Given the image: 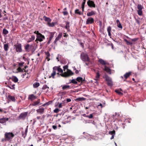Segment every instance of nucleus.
Masks as SVG:
<instances>
[{"label":"nucleus","instance_id":"f257e3e1","mask_svg":"<svg viewBox=\"0 0 146 146\" xmlns=\"http://www.w3.org/2000/svg\"><path fill=\"white\" fill-rule=\"evenodd\" d=\"M60 66H55L53 68L52 72L50 76H49V78L52 77L53 78H54V76L56 74V70H57L59 72L61 73L60 74V75L64 78H67L74 75V73L69 69H68L66 72L63 73V70L60 68Z\"/></svg>","mask_w":146,"mask_h":146},{"label":"nucleus","instance_id":"f03ea898","mask_svg":"<svg viewBox=\"0 0 146 146\" xmlns=\"http://www.w3.org/2000/svg\"><path fill=\"white\" fill-rule=\"evenodd\" d=\"M15 135L12 132H5L4 134V138L2 139V142L11 141Z\"/></svg>","mask_w":146,"mask_h":146},{"label":"nucleus","instance_id":"7ed1b4c3","mask_svg":"<svg viewBox=\"0 0 146 146\" xmlns=\"http://www.w3.org/2000/svg\"><path fill=\"white\" fill-rule=\"evenodd\" d=\"M80 58L84 62H90V59L88 55L84 52H82L80 54Z\"/></svg>","mask_w":146,"mask_h":146},{"label":"nucleus","instance_id":"20e7f679","mask_svg":"<svg viewBox=\"0 0 146 146\" xmlns=\"http://www.w3.org/2000/svg\"><path fill=\"white\" fill-rule=\"evenodd\" d=\"M137 13L140 16L143 15V9H144L143 7L141 4H139L137 6Z\"/></svg>","mask_w":146,"mask_h":146},{"label":"nucleus","instance_id":"39448f33","mask_svg":"<svg viewBox=\"0 0 146 146\" xmlns=\"http://www.w3.org/2000/svg\"><path fill=\"white\" fill-rule=\"evenodd\" d=\"M16 51L17 52H21L22 51V45L20 43H17L14 45Z\"/></svg>","mask_w":146,"mask_h":146},{"label":"nucleus","instance_id":"423d86ee","mask_svg":"<svg viewBox=\"0 0 146 146\" xmlns=\"http://www.w3.org/2000/svg\"><path fill=\"white\" fill-rule=\"evenodd\" d=\"M87 4L90 8H95L96 5L94 1L91 0H88L87 2Z\"/></svg>","mask_w":146,"mask_h":146},{"label":"nucleus","instance_id":"0eeeda50","mask_svg":"<svg viewBox=\"0 0 146 146\" xmlns=\"http://www.w3.org/2000/svg\"><path fill=\"white\" fill-rule=\"evenodd\" d=\"M27 112H24L21 113L18 117L19 119H25L27 115Z\"/></svg>","mask_w":146,"mask_h":146},{"label":"nucleus","instance_id":"6e6552de","mask_svg":"<svg viewBox=\"0 0 146 146\" xmlns=\"http://www.w3.org/2000/svg\"><path fill=\"white\" fill-rule=\"evenodd\" d=\"M45 38V37L41 33L39 34L38 35H37V38L35 41H36V40H38L40 42H42V41Z\"/></svg>","mask_w":146,"mask_h":146},{"label":"nucleus","instance_id":"1a4fd4ad","mask_svg":"<svg viewBox=\"0 0 146 146\" xmlns=\"http://www.w3.org/2000/svg\"><path fill=\"white\" fill-rule=\"evenodd\" d=\"M7 102L9 103L11 102H15L16 100L14 96L8 95L7 97Z\"/></svg>","mask_w":146,"mask_h":146},{"label":"nucleus","instance_id":"9d476101","mask_svg":"<svg viewBox=\"0 0 146 146\" xmlns=\"http://www.w3.org/2000/svg\"><path fill=\"white\" fill-rule=\"evenodd\" d=\"M94 22V19L92 17H89L87 20L86 22V24L89 25L93 24Z\"/></svg>","mask_w":146,"mask_h":146},{"label":"nucleus","instance_id":"9b49d317","mask_svg":"<svg viewBox=\"0 0 146 146\" xmlns=\"http://www.w3.org/2000/svg\"><path fill=\"white\" fill-rule=\"evenodd\" d=\"M37 98V97L33 94L29 95V96L28 99L31 101H33Z\"/></svg>","mask_w":146,"mask_h":146},{"label":"nucleus","instance_id":"f8f14e48","mask_svg":"<svg viewBox=\"0 0 146 146\" xmlns=\"http://www.w3.org/2000/svg\"><path fill=\"white\" fill-rule=\"evenodd\" d=\"M62 33H60L58 34V36H57V37H56L55 40L54 41V44H57L56 42H57V41H58L61 38H62Z\"/></svg>","mask_w":146,"mask_h":146},{"label":"nucleus","instance_id":"ddd939ff","mask_svg":"<svg viewBox=\"0 0 146 146\" xmlns=\"http://www.w3.org/2000/svg\"><path fill=\"white\" fill-rule=\"evenodd\" d=\"M131 75V72H128L126 73L123 76L125 79L124 80V81H126V79L129 78L130 76Z\"/></svg>","mask_w":146,"mask_h":146},{"label":"nucleus","instance_id":"4468645a","mask_svg":"<svg viewBox=\"0 0 146 146\" xmlns=\"http://www.w3.org/2000/svg\"><path fill=\"white\" fill-rule=\"evenodd\" d=\"M9 120V118H0V123L2 124H3L5 123L6 122Z\"/></svg>","mask_w":146,"mask_h":146},{"label":"nucleus","instance_id":"2eb2a0df","mask_svg":"<svg viewBox=\"0 0 146 146\" xmlns=\"http://www.w3.org/2000/svg\"><path fill=\"white\" fill-rule=\"evenodd\" d=\"M65 22L66 24L65 28L68 31H70V29H69L70 27V23L69 22L67 21H65Z\"/></svg>","mask_w":146,"mask_h":146},{"label":"nucleus","instance_id":"dca6fc26","mask_svg":"<svg viewBox=\"0 0 146 146\" xmlns=\"http://www.w3.org/2000/svg\"><path fill=\"white\" fill-rule=\"evenodd\" d=\"M36 111L37 113L42 114L44 112V109L43 108H42L36 110Z\"/></svg>","mask_w":146,"mask_h":146},{"label":"nucleus","instance_id":"f3484780","mask_svg":"<svg viewBox=\"0 0 146 146\" xmlns=\"http://www.w3.org/2000/svg\"><path fill=\"white\" fill-rule=\"evenodd\" d=\"M96 12L94 11H92L90 12L87 13V15L88 17H90L93 15H95Z\"/></svg>","mask_w":146,"mask_h":146},{"label":"nucleus","instance_id":"a211bd4d","mask_svg":"<svg viewBox=\"0 0 146 146\" xmlns=\"http://www.w3.org/2000/svg\"><path fill=\"white\" fill-rule=\"evenodd\" d=\"M62 86V89L63 90L69 89L70 88V86L68 85H64L62 86Z\"/></svg>","mask_w":146,"mask_h":146},{"label":"nucleus","instance_id":"6ab92c4d","mask_svg":"<svg viewBox=\"0 0 146 146\" xmlns=\"http://www.w3.org/2000/svg\"><path fill=\"white\" fill-rule=\"evenodd\" d=\"M107 31L108 33V35L109 36L111 37V28L110 26H109L107 29Z\"/></svg>","mask_w":146,"mask_h":146},{"label":"nucleus","instance_id":"aec40b11","mask_svg":"<svg viewBox=\"0 0 146 146\" xmlns=\"http://www.w3.org/2000/svg\"><path fill=\"white\" fill-rule=\"evenodd\" d=\"M104 70L106 71L107 72L109 73L110 74H111V70L108 67H107L106 66H105Z\"/></svg>","mask_w":146,"mask_h":146},{"label":"nucleus","instance_id":"412c9836","mask_svg":"<svg viewBox=\"0 0 146 146\" xmlns=\"http://www.w3.org/2000/svg\"><path fill=\"white\" fill-rule=\"evenodd\" d=\"M76 80L79 82H83L84 81V80H83V78L82 77H77Z\"/></svg>","mask_w":146,"mask_h":146},{"label":"nucleus","instance_id":"4be33fe9","mask_svg":"<svg viewBox=\"0 0 146 146\" xmlns=\"http://www.w3.org/2000/svg\"><path fill=\"white\" fill-rule=\"evenodd\" d=\"M75 13L78 14L79 15H81L83 14V13H82L81 11H80L78 9H76L75 10Z\"/></svg>","mask_w":146,"mask_h":146},{"label":"nucleus","instance_id":"5701e85b","mask_svg":"<svg viewBox=\"0 0 146 146\" xmlns=\"http://www.w3.org/2000/svg\"><path fill=\"white\" fill-rule=\"evenodd\" d=\"M57 24V23L56 22H52V23H48L47 24L50 27H53L55 25Z\"/></svg>","mask_w":146,"mask_h":146},{"label":"nucleus","instance_id":"b1692460","mask_svg":"<svg viewBox=\"0 0 146 146\" xmlns=\"http://www.w3.org/2000/svg\"><path fill=\"white\" fill-rule=\"evenodd\" d=\"M9 48V46L8 44H5L4 45V48L5 51H7Z\"/></svg>","mask_w":146,"mask_h":146},{"label":"nucleus","instance_id":"393cba45","mask_svg":"<svg viewBox=\"0 0 146 146\" xmlns=\"http://www.w3.org/2000/svg\"><path fill=\"white\" fill-rule=\"evenodd\" d=\"M43 18L44 20L46 21H47L48 23H50L51 21V19L49 18L46 17L45 16Z\"/></svg>","mask_w":146,"mask_h":146},{"label":"nucleus","instance_id":"a878e982","mask_svg":"<svg viewBox=\"0 0 146 146\" xmlns=\"http://www.w3.org/2000/svg\"><path fill=\"white\" fill-rule=\"evenodd\" d=\"M35 38V36L33 35L31 36V37L29 38L28 40L27 41V42L29 43L34 40Z\"/></svg>","mask_w":146,"mask_h":146},{"label":"nucleus","instance_id":"bb28decb","mask_svg":"<svg viewBox=\"0 0 146 146\" xmlns=\"http://www.w3.org/2000/svg\"><path fill=\"white\" fill-rule=\"evenodd\" d=\"M99 62L103 65H105L106 64V62L103 59H100L99 60Z\"/></svg>","mask_w":146,"mask_h":146},{"label":"nucleus","instance_id":"cd10ccee","mask_svg":"<svg viewBox=\"0 0 146 146\" xmlns=\"http://www.w3.org/2000/svg\"><path fill=\"white\" fill-rule=\"evenodd\" d=\"M54 32H50V37L49 39H50V40H51L52 38L54 37V35L55 33Z\"/></svg>","mask_w":146,"mask_h":146},{"label":"nucleus","instance_id":"c85d7f7f","mask_svg":"<svg viewBox=\"0 0 146 146\" xmlns=\"http://www.w3.org/2000/svg\"><path fill=\"white\" fill-rule=\"evenodd\" d=\"M40 100H38L34 102L32 104V105L33 106H36L38 105L40 103Z\"/></svg>","mask_w":146,"mask_h":146},{"label":"nucleus","instance_id":"c756f323","mask_svg":"<svg viewBox=\"0 0 146 146\" xmlns=\"http://www.w3.org/2000/svg\"><path fill=\"white\" fill-rule=\"evenodd\" d=\"M40 86V84L38 82H36L33 84L34 88H37Z\"/></svg>","mask_w":146,"mask_h":146},{"label":"nucleus","instance_id":"7c9ffc66","mask_svg":"<svg viewBox=\"0 0 146 146\" xmlns=\"http://www.w3.org/2000/svg\"><path fill=\"white\" fill-rule=\"evenodd\" d=\"M12 81L14 82H17L18 81V79L15 76H14L13 77V78L12 79Z\"/></svg>","mask_w":146,"mask_h":146},{"label":"nucleus","instance_id":"2f4dec72","mask_svg":"<svg viewBox=\"0 0 146 146\" xmlns=\"http://www.w3.org/2000/svg\"><path fill=\"white\" fill-rule=\"evenodd\" d=\"M3 34L6 35L8 33V31L6 29H4L3 30Z\"/></svg>","mask_w":146,"mask_h":146},{"label":"nucleus","instance_id":"473e14b6","mask_svg":"<svg viewBox=\"0 0 146 146\" xmlns=\"http://www.w3.org/2000/svg\"><path fill=\"white\" fill-rule=\"evenodd\" d=\"M109 133L110 134L112 135H115V131L113 130L111 131H110Z\"/></svg>","mask_w":146,"mask_h":146},{"label":"nucleus","instance_id":"72a5a7b5","mask_svg":"<svg viewBox=\"0 0 146 146\" xmlns=\"http://www.w3.org/2000/svg\"><path fill=\"white\" fill-rule=\"evenodd\" d=\"M107 84L108 86H111L113 85V82L112 80H111L110 81L107 82Z\"/></svg>","mask_w":146,"mask_h":146},{"label":"nucleus","instance_id":"f704fd0d","mask_svg":"<svg viewBox=\"0 0 146 146\" xmlns=\"http://www.w3.org/2000/svg\"><path fill=\"white\" fill-rule=\"evenodd\" d=\"M115 92L117 93L119 95H122L123 94L121 92H120L118 90H115Z\"/></svg>","mask_w":146,"mask_h":146},{"label":"nucleus","instance_id":"c9c22d12","mask_svg":"<svg viewBox=\"0 0 146 146\" xmlns=\"http://www.w3.org/2000/svg\"><path fill=\"white\" fill-rule=\"evenodd\" d=\"M45 54L46 55V58H48L50 56V54L49 52H45Z\"/></svg>","mask_w":146,"mask_h":146},{"label":"nucleus","instance_id":"e433bc0d","mask_svg":"<svg viewBox=\"0 0 146 146\" xmlns=\"http://www.w3.org/2000/svg\"><path fill=\"white\" fill-rule=\"evenodd\" d=\"M111 80V79L108 76H106V80L107 82L110 81V80Z\"/></svg>","mask_w":146,"mask_h":146},{"label":"nucleus","instance_id":"4c0bfd02","mask_svg":"<svg viewBox=\"0 0 146 146\" xmlns=\"http://www.w3.org/2000/svg\"><path fill=\"white\" fill-rule=\"evenodd\" d=\"M140 18H139L137 19H135L136 23L139 25H140V21L139 20Z\"/></svg>","mask_w":146,"mask_h":146},{"label":"nucleus","instance_id":"58836bf2","mask_svg":"<svg viewBox=\"0 0 146 146\" xmlns=\"http://www.w3.org/2000/svg\"><path fill=\"white\" fill-rule=\"evenodd\" d=\"M71 82L75 84H77L78 83L77 81H76L74 79L72 80Z\"/></svg>","mask_w":146,"mask_h":146},{"label":"nucleus","instance_id":"ea45409f","mask_svg":"<svg viewBox=\"0 0 146 146\" xmlns=\"http://www.w3.org/2000/svg\"><path fill=\"white\" fill-rule=\"evenodd\" d=\"M15 84H13V85H12L11 86H7L9 88H10V89H13V90H15Z\"/></svg>","mask_w":146,"mask_h":146},{"label":"nucleus","instance_id":"a19ab883","mask_svg":"<svg viewBox=\"0 0 146 146\" xmlns=\"http://www.w3.org/2000/svg\"><path fill=\"white\" fill-rule=\"evenodd\" d=\"M64 103H60L58 104V107L59 108H62V106H64Z\"/></svg>","mask_w":146,"mask_h":146},{"label":"nucleus","instance_id":"79ce46f5","mask_svg":"<svg viewBox=\"0 0 146 146\" xmlns=\"http://www.w3.org/2000/svg\"><path fill=\"white\" fill-rule=\"evenodd\" d=\"M29 44H27L25 47V49L27 51L29 49Z\"/></svg>","mask_w":146,"mask_h":146},{"label":"nucleus","instance_id":"37998d69","mask_svg":"<svg viewBox=\"0 0 146 146\" xmlns=\"http://www.w3.org/2000/svg\"><path fill=\"white\" fill-rule=\"evenodd\" d=\"M47 88H49V87L47 85H44L43 86L42 89L43 90H44Z\"/></svg>","mask_w":146,"mask_h":146},{"label":"nucleus","instance_id":"c03bdc74","mask_svg":"<svg viewBox=\"0 0 146 146\" xmlns=\"http://www.w3.org/2000/svg\"><path fill=\"white\" fill-rule=\"evenodd\" d=\"M84 98H79L76 99V100L78 101H82L84 100Z\"/></svg>","mask_w":146,"mask_h":146},{"label":"nucleus","instance_id":"a18cd8bd","mask_svg":"<svg viewBox=\"0 0 146 146\" xmlns=\"http://www.w3.org/2000/svg\"><path fill=\"white\" fill-rule=\"evenodd\" d=\"M60 111L59 110L58 108H56L54 110V112L55 113H57L59 112Z\"/></svg>","mask_w":146,"mask_h":146},{"label":"nucleus","instance_id":"49530a36","mask_svg":"<svg viewBox=\"0 0 146 146\" xmlns=\"http://www.w3.org/2000/svg\"><path fill=\"white\" fill-rule=\"evenodd\" d=\"M18 70L19 72H23L24 70V69H22L20 67H19L18 68Z\"/></svg>","mask_w":146,"mask_h":146},{"label":"nucleus","instance_id":"de8ad7c7","mask_svg":"<svg viewBox=\"0 0 146 146\" xmlns=\"http://www.w3.org/2000/svg\"><path fill=\"white\" fill-rule=\"evenodd\" d=\"M117 26L118 28L121 29H122L123 28V27L121 23L117 25Z\"/></svg>","mask_w":146,"mask_h":146},{"label":"nucleus","instance_id":"09e8293b","mask_svg":"<svg viewBox=\"0 0 146 146\" xmlns=\"http://www.w3.org/2000/svg\"><path fill=\"white\" fill-rule=\"evenodd\" d=\"M93 117V114H91L89 115H88L87 116V117L89 118L90 119H91Z\"/></svg>","mask_w":146,"mask_h":146},{"label":"nucleus","instance_id":"8fccbe9b","mask_svg":"<svg viewBox=\"0 0 146 146\" xmlns=\"http://www.w3.org/2000/svg\"><path fill=\"white\" fill-rule=\"evenodd\" d=\"M24 64V62H19V65L20 66L22 67L23 66V65Z\"/></svg>","mask_w":146,"mask_h":146},{"label":"nucleus","instance_id":"3c124183","mask_svg":"<svg viewBox=\"0 0 146 146\" xmlns=\"http://www.w3.org/2000/svg\"><path fill=\"white\" fill-rule=\"evenodd\" d=\"M22 137H23V138H25L27 135L26 133H24L23 132H22Z\"/></svg>","mask_w":146,"mask_h":146},{"label":"nucleus","instance_id":"603ef678","mask_svg":"<svg viewBox=\"0 0 146 146\" xmlns=\"http://www.w3.org/2000/svg\"><path fill=\"white\" fill-rule=\"evenodd\" d=\"M63 68L64 69V71H65V70H66V69L68 70V66L67 65L64 66L63 67Z\"/></svg>","mask_w":146,"mask_h":146},{"label":"nucleus","instance_id":"864d4df0","mask_svg":"<svg viewBox=\"0 0 146 146\" xmlns=\"http://www.w3.org/2000/svg\"><path fill=\"white\" fill-rule=\"evenodd\" d=\"M62 13L64 15H66L68 14V12L66 11H63Z\"/></svg>","mask_w":146,"mask_h":146},{"label":"nucleus","instance_id":"5fc2aeb1","mask_svg":"<svg viewBox=\"0 0 146 146\" xmlns=\"http://www.w3.org/2000/svg\"><path fill=\"white\" fill-rule=\"evenodd\" d=\"M100 76V74L98 72H97L96 74V78H99Z\"/></svg>","mask_w":146,"mask_h":146},{"label":"nucleus","instance_id":"6e6d98bb","mask_svg":"<svg viewBox=\"0 0 146 146\" xmlns=\"http://www.w3.org/2000/svg\"><path fill=\"white\" fill-rule=\"evenodd\" d=\"M52 128L54 129H57V126L56 125H53L52 126Z\"/></svg>","mask_w":146,"mask_h":146},{"label":"nucleus","instance_id":"4d7b16f0","mask_svg":"<svg viewBox=\"0 0 146 146\" xmlns=\"http://www.w3.org/2000/svg\"><path fill=\"white\" fill-rule=\"evenodd\" d=\"M34 33L36 34L37 35H38L40 33L39 32V31H35L34 32Z\"/></svg>","mask_w":146,"mask_h":146},{"label":"nucleus","instance_id":"13d9d810","mask_svg":"<svg viewBox=\"0 0 146 146\" xmlns=\"http://www.w3.org/2000/svg\"><path fill=\"white\" fill-rule=\"evenodd\" d=\"M86 2H84L83 1L82 4V7H85V4Z\"/></svg>","mask_w":146,"mask_h":146},{"label":"nucleus","instance_id":"bf43d9fd","mask_svg":"<svg viewBox=\"0 0 146 146\" xmlns=\"http://www.w3.org/2000/svg\"><path fill=\"white\" fill-rule=\"evenodd\" d=\"M52 103V101H50L47 102H46L47 106H48Z\"/></svg>","mask_w":146,"mask_h":146},{"label":"nucleus","instance_id":"052dcab7","mask_svg":"<svg viewBox=\"0 0 146 146\" xmlns=\"http://www.w3.org/2000/svg\"><path fill=\"white\" fill-rule=\"evenodd\" d=\"M64 35H63V36L64 37H67L68 36V35L66 33H64Z\"/></svg>","mask_w":146,"mask_h":146},{"label":"nucleus","instance_id":"680f3d73","mask_svg":"<svg viewBox=\"0 0 146 146\" xmlns=\"http://www.w3.org/2000/svg\"><path fill=\"white\" fill-rule=\"evenodd\" d=\"M117 25L120 23V22L118 19H117L116 21Z\"/></svg>","mask_w":146,"mask_h":146},{"label":"nucleus","instance_id":"e2e57ef3","mask_svg":"<svg viewBox=\"0 0 146 146\" xmlns=\"http://www.w3.org/2000/svg\"><path fill=\"white\" fill-rule=\"evenodd\" d=\"M71 99L70 98H68L66 99V101L67 102V103L70 102H71Z\"/></svg>","mask_w":146,"mask_h":146},{"label":"nucleus","instance_id":"0e129e2a","mask_svg":"<svg viewBox=\"0 0 146 146\" xmlns=\"http://www.w3.org/2000/svg\"><path fill=\"white\" fill-rule=\"evenodd\" d=\"M80 45L83 48H84V44L82 42L80 43Z\"/></svg>","mask_w":146,"mask_h":146},{"label":"nucleus","instance_id":"69168bd1","mask_svg":"<svg viewBox=\"0 0 146 146\" xmlns=\"http://www.w3.org/2000/svg\"><path fill=\"white\" fill-rule=\"evenodd\" d=\"M84 7H82V12H81L83 13V12L84 11Z\"/></svg>","mask_w":146,"mask_h":146},{"label":"nucleus","instance_id":"338daca9","mask_svg":"<svg viewBox=\"0 0 146 146\" xmlns=\"http://www.w3.org/2000/svg\"><path fill=\"white\" fill-rule=\"evenodd\" d=\"M27 131H28V128H27L26 129H25V133H26V134H27Z\"/></svg>","mask_w":146,"mask_h":146},{"label":"nucleus","instance_id":"774afa93","mask_svg":"<svg viewBox=\"0 0 146 146\" xmlns=\"http://www.w3.org/2000/svg\"><path fill=\"white\" fill-rule=\"evenodd\" d=\"M75 73L76 74H78L79 73V71L78 70H76Z\"/></svg>","mask_w":146,"mask_h":146}]
</instances>
